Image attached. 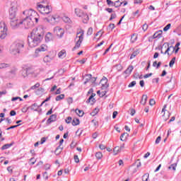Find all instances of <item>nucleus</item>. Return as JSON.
Returning a JSON list of instances; mask_svg holds the SVG:
<instances>
[{
	"mask_svg": "<svg viewBox=\"0 0 181 181\" xmlns=\"http://www.w3.org/2000/svg\"><path fill=\"white\" fill-rule=\"evenodd\" d=\"M44 36L45 29H43L42 26H39L38 28L33 29L28 38L29 47H36V46H39V45L42 43Z\"/></svg>",
	"mask_w": 181,
	"mask_h": 181,
	"instance_id": "f257e3e1",
	"label": "nucleus"
},
{
	"mask_svg": "<svg viewBox=\"0 0 181 181\" xmlns=\"http://www.w3.org/2000/svg\"><path fill=\"white\" fill-rule=\"evenodd\" d=\"M23 47H25V42L23 40L15 41L10 46V53L13 56H16V54H19L23 50Z\"/></svg>",
	"mask_w": 181,
	"mask_h": 181,
	"instance_id": "f03ea898",
	"label": "nucleus"
},
{
	"mask_svg": "<svg viewBox=\"0 0 181 181\" xmlns=\"http://www.w3.org/2000/svg\"><path fill=\"white\" fill-rule=\"evenodd\" d=\"M23 15H25L27 18H29L34 23H37L39 21V14L37 12L33 11V9L25 10L23 12Z\"/></svg>",
	"mask_w": 181,
	"mask_h": 181,
	"instance_id": "7ed1b4c3",
	"label": "nucleus"
},
{
	"mask_svg": "<svg viewBox=\"0 0 181 181\" xmlns=\"http://www.w3.org/2000/svg\"><path fill=\"white\" fill-rule=\"evenodd\" d=\"M37 9L42 15H49V13H51L52 11V8L50 6H43V4H41L40 3L37 4Z\"/></svg>",
	"mask_w": 181,
	"mask_h": 181,
	"instance_id": "20e7f679",
	"label": "nucleus"
},
{
	"mask_svg": "<svg viewBox=\"0 0 181 181\" xmlns=\"http://www.w3.org/2000/svg\"><path fill=\"white\" fill-rule=\"evenodd\" d=\"M75 14L78 18H81L83 23H88V21H90L88 14L84 13V11L80 8H75Z\"/></svg>",
	"mask_w": 181,
	"mask_h": 181,
	"instance_id": "39448f33",
	"label": "nucleus"
},
{
	"mask_svg": "<svg viewBox=\"0 0 181 181\" xmlns=\"http://www.w3.org/2000/svg\"><path fill=\"white\" fill-rule=\"evenodd\" d=\"M83 36H84V30H81L78 33H77L75 40H77V39L78 40L76 41V43L74 47V49H78L80 46H81V43L83 42V39H84Z\"/></svg>",
	"mask_w": 181,
	"mask_h": 181,
	"instance_id": "423d86ee",
	"label": "nucleus"
},
{
	"mask_svg": "<svg viewBox=\"0 0 181 181\" xmlns=\"http://www.w3.org/2000/svg\"><path fill=\"white\" fill-rule=\"evenodd\" d=\"M16 12H18V2L14 1L11 3V7L9 11V18L16 19Z\"/></svg>",
	"mask_w": 181,
	"mask_h": 181,
	"instance_id": "0eeeda50",
	"label": "nucleus"
},
{
	"mask_svg": "<svg viewBox=\"0 0 181 181\" xmlns=\"http://www.w3.org/2000/svg\"><path fill=\"white\" fill-rule=\"evenodd\" d=\"M8 35V27L5 22H0V39H5Z\"/></svg>",
	"mask_w": 181,
	"mask_h": 181,
	"instance_id": "6e6552de",
	"label": "nucleus"
},
{
	"mask_svg": "<svg viewBox=\"0 0 181 181\" xmlns=\"http://www.w3.org/2000/svg\"><path fill=\"white\" fill-rule=\"evenodd\" d=\"M20 23H21V25H23L25 29H30V28H32L33 25H35V23L30 20L29 18L27 16H25L23 20L20 21Z\"/></svg>",
	"mask_w": 181,
	"mask_h": 181,
	"instance_id": "1a4fd4ad",
	"label": "nucleus"
},
{
	"mask_svg": "<svg viewBox=\"0 0 181 181\" xmlns=\"http://www.w3.org/2000/svg\"><path fill=\"white\" fill-rule=\"evenodd\" d=\"M47 51V45H42L40 47L37 48L35 52L34 57H39L40 52H46Z\"/></svg>",
	"mask_w": 181,
	"mask_h": 181,
	"instance_id": "9d476101",
	"label": "nucleus"
},
{
	"mask_svg": "<svg viewBox=\"0 0 181 181\" xmlns=\"http://www.w3.org/2000/svg\"><path fill=\"white\" fill-rule=\"evenodd\" d=\"M10 25L12 28V29H17V28H19L22 23H21V20H18V18L11 19Z\"/></svg>",
	"mask_w": 181,
	"mask_h": 181,
	"instance_id": "9b49d317",
	"label": "nucleus"
},
{
	"mask_svg": "<svg viewBox=\"0 0 181 181\" xmlns=\"http://www.w3.org/2000/svg\"><path fill=\"white\" fill-rule=\"evenodd\" d=\"M100 84L101 86L102 90H105L106 88H108L109 84H108V79L106 77H103L100 82Z\"/></svg>",
	"mask_w": 181,
	"mask_h": 181,
	"instance_id": "f8f14e48",
	"label": "nucleus"
},
{
	"mask_svg": "<svg viewBox=\"0 0 181 181\" xmlns=\"http://www.w3.org/2000/svg\"><path fill=\"white\" fill-rule=\"evenodd\" d=\"M54 32L58 37H63V35H64V30L60 27H55L54 28Z\"/></svg>",
	"mask_w": 181,
	"mask_h": 181,
	"instance_id": "ddd939ff",
	"label": "nucleus"
},
{
	"mask_svg": "<svg viewBox=\"0 0 181 181\" xmlns=\"http://www.w3.org/2000/svg\"><path fill=\"white\" fill-rule=\"evenodd\" d=\"M163 47H165V49L167 48V49L164 52V54H169V52H170V49H172V53H173V52H175V50H176V48L174 47L173 46L169 47V43H168V42H165L163 45Z\"/></svg>",
	"mask_w": 181,
	"mask_h": 181,
	"instance_id": "4468645a",
	"label": "nucleus"
},
{
	"mask_svg": "<svg viewBox=\"0 0 181 181\" xmlns=\"http://www.w3.org/2000/svg\"><path fill=\"white\" fill-rule=\"evenodd\" d=\"M45 21H47L49 23H51V25H56L57 23V21H59L58 17L52 16L49 18H45Z\"/></svg>",
	"mask_w": 181,
	"mask_h": 181,
	"instance_id": "2eb2a0df",
	"label": "nucleus"
},
{
	"mask_svg": "<svg viewBox=\"0 0 181 181\" xmlns=\"http://www.w3.org/2000/svg\"><path fill=\"white\" fill-rule=\"evenodd\" d=\"M134 70V66L132 65H130L128 66V68L124 71V74H127V76H130L132 73V71Z\"/></svg>",
	"mask_w": 181,
	"mask_h": 181,
	"instance_id": "dca6fc26",
	"label": "nucleus"
},
{
	"mask_svg": "<svg viewBox=\"0 0 181 181\" xmlns=\"http://www.w3.org/2000/svg\"><path fill=\"white\" fill-rule=\"evenodd\" d=\"M52 40H53V35L50 33H47L45 35V42H52Z\"/></svg>",
	"mask_w": 181,
	"mask_h": 181,
	"instance_id": "f3484780",
	"label": "nucleus"
},
{
	"mask_svg": "<svg viewBox=\"0 0 181 181\" xmlns=\"http://www.w3.org/2000/svg\"><path fill=\"white\" fill-rule=\"evenodd\" d=\"M53 59H54V57L47 55L44 57L43 61L45 62V63H50V62H52Z\"/></svg>",
	"mask_w": 181,
	"mask_h": 181,
	"instance_id": "a211bd4d",
	"label": "nucleus"
},
{
	"mask_svg": "<svg viewBox=\"0 0 181 181\" xmlns=\"http://www.w3.org/2000/svg\"><path fill=\"white\" fill-rule=\"evenodd\" d=\"M56 118H57L56 115H51L47 121V124H52V122H54V121H56Z\"/></svg>",
	"mask_w": 181,
	"mask_h": 181,
	"instance_id": "6ab92c4d",
	"label": "nucleus"
},
{
	"mask_svg": "<svg viewBox=\"0 0 181 181\" xmlns=\"http://www.w3.org/2000/svg\"><path fill=\"white\" fill-rule=\"evenodd\" d=\"M66 54H67L66 53V50L65 49H62V51H60L58 53V57L59 59H64V57H66Z\"/></svg>",
	"mask_w": 181,
	"mask_h": 181,
	"instance_id": "aec40b11",
	"label": "nucleus"
},
{
	"mask_svg": "<svg viewBox=\"0 0 181 181\" xmlns=\"http://www.w3.org/2000/svg\"><path fill=\"white\" fill-rule=\"evenodd\" d=\"M162 33H163V32L162 30H158L153 35V39H156V37H158V39H160V37H162Z\"/></svg>",
	"mask_w": 181,
	"mask_h": 181,
	"instance_id": "412c9836",
	"label": "nucleus"
},
{
	"mask_svg": "<svg viewBox=\"0 0 181 181\" xmlns=\"http://www.w3.org/2000/svg\"><path fill=\"white\" fill-rule=\"evenodd\" d=\"M62 151H63V146H59L56 148V150H55V151H54V153H55V155H57V156H59V155H60V153H62Z\"/></svg>",
	"mask_w": 181,
	"mask_h": 181,
	"instance_id": "4be33fe9",
	"label": "nucleus"
},
{
	"mask_svg": "<svg viewBox=\"0 0 181 181\" xmlns=\"http://www.w3.org/2000/svg\"><path fill=\"white\" fill-rule=\"evenodd\" d=\"M146 101H148V95H143L141 100V104L142 105H145L146 104Z\"/></svg>",
	"mask_w": 181,
	"mask_h": 181,
	"instance_id": "5701e85b",
	"label": "nucleus"
},
{
	"mask_svg": "<svg viewBox=\"0 0 181 181\" xmlns=\"http://www.w3.org/2000/svg\"><path fill=\"white\" fill-rule=\"evenodd\" d=\"M128 133H123L120 136V141H122V142H125L127 141V138H128Z\"/></svg>",
	"mask_w": 181,
	"mask_h": 181,
	"instance_id": "b1692460",
	"label": "nucleus"
},
{
	"mask_svg": "<svg viewBox=\"0 0 181 181\" xmlns=\"http://www.w3.org/2000/svg\"><path fill=\"white\" fill-rule=\"evenodd\" d=\"M39 108V105H37V103H34L30 107V109L32 111H37V109Z\"/></svg>",
	"mask_w": 181,
	"mask_h": 181,
	"instance_id": "393cba45",
	"label": "nucleus"
},
{
	"mask_svg": "<svg viewBox=\"0 0 181 181\" xmlns=\"http://www.w3.org/2000/svg\"><path fill=\"white\" fill-rule=\"evenodd\" d=\"M13 145V143L4 144V145L1 147V150H2V151H5V149H9V148H11V146H12Z\"/></svg>",
	"mask_w": 181,
	"mask_h": 181,
	"instance_id": "a878e982",
	"label": "nucleus"
},
{
	"mask_svg": "<svg viewBox=\"0 0 181 181\" xmlns=\"http://www.w3.org/2000/svg\"><path fill=\"white\" fill-rule=\"evenodd\" d=\"M87 77H88L87 80H90L91 83H95V81H97V78L95 77L91 78V74H88Z\"/></svg>",
	"mask_w": 181,
	"mask_h": 181,
	"instance_id": "bb28decb",
	"label": "nucleus"
},
{
	"mask_svg": "<svg viewBox=\"0 0 181 181\" xmlns=\"http://www.w3.org/2000/svg\"><path fill=\"white\" fill-rule=\"evenodd\" d=\"M138 39V35L136 34H133L131 37V42L132 43H135Z\"/></svg>",
	"mask_w": 181,
	"mask_h": 181,
	"instance_id": "cd10ccee",
	"label": "nucleus"
},
{
	"mask_svg": "<svg viewBox=\"0 0 181 181\" xmlns=\"http://www.w3.org/2000/svg\"><path fill=\"white\" fill-rule=\"evenodd\" d=\"M76 114H77V115H78V117H83V115H84V112L83 110H80L78 109H76L75 110Z\"/></svg>",
	"mask_w": 181,
	"mask_h": 181,
	"instance_id": "c85d7f7f",
	"label": "nucleus"
},
{
	"mask_svg": "<svg viewBox=\"0 0 181 181\" xmlns=\"http://www.w3.org/2000/svg\"><path fill=\"white\" fill-rule=\"evenodd\" d=\"M80 124V119H74L72 121V125L74 127H76V125H79Z\"/></svg>",
	"mask_w": 181,
	"mask_h": 181,
	"instance_id": "c756f323",
	"label": "nucleus"
},
{
	"mask_svg": "<svg viewBox=\"0 0 181 181\" xmlns=\"http://www.w3.org/2000/svg\"><path fill=\"white\" fill-rule=\"evenodd\" d=\"M42 93H45V89L43 88H40L35 91V94H37V95H40Z\"/></svg>",
	"mask_w": 181,
	"mask_h": 181,
	"instance_id": "7c9ffc66",
	"label": "nucleus"
},
{
	"mask_svg": "<svg viewBox=\"0 0 181 181\" xmlns=\"http://www.w3.org/2000/svg\"><path fill=\"white\" fill-rule=\"evenodd\" d=\"M121 151L119 150V146H115L113 149L114 155H118Z\"/></svg>",
	"mask_w": 181,
	"mask_h": 181,
	"instance_id": "2f4dec72",
	"label": "nucleus"
},
{
	"mask_svg": "<svg viewBox=\"0 0 181 181\" xmlns=\"http://www.w3.org/2000/svg\"><path fill=\"white\" fill-rule=\"evenodd\" d=\"M99 111H100V109L95 108L93 111L90 113V115H92V117H95V115H97L98 114Z\"/></svg>",
	"mask_w": 181,
	"mask_h": 181,
	"instance_id": "473e14b6",
	"label": "nucleus"
},
{
	"mask_svg": "<svg viewBox=\"0 0 181 181\" xmlns=\"http://www.w3.org/2000/svg\"><path fill=\"white\" fill-rule=\"evenodd\" d=\"M122 2H121L119 0L116 1L114 3V6H115V8H119V6H121V5H122Z\"/></svg>",
	"mask_w": 181,
	"mask_h": 181,
	"instance_id": "72a5a7b5",
	"label": "nucleus"
},
{
	"mask_svg": "<svg viewBox=\"0 0 181 181\" xmlns=\"http://www.w3.org/2000/svg\"><path fill=\"white\" fill-rule=\"evenodd\" d=\"M64 98V94L59 95L56 97V101H60V100H63Z\"/></svg>",
	"mask_w": 181,
	"mask_h": 181,
	"instance_id": "f704fd0d",
	"label": "nucleus"
},
{
	"mask_svg": "<svg viewBox=\"0 0 181 181\" xmlns=\"http://www.w3.org/2000/svg\"><path fill=\"white\" fill-rule=\"evenodd\" d=\"M95 158H97V159H102L103 158V153H101V152H97L96 153H95Z\"/></svg>",
	"mask_w": 181,
	"mask_h": 181,
	"instance_id": "c9c22d12",
	"label": "nucleus"
},
{
	"mask_svg": "<svg viewBox=\"0 0 181 181\" xmlns=\"http://www.w3.org/2000/svg\"><path fill=\"white\" fill-rule=\"evenodd\" d=\"M148 179H149V174L146 173L142 176V180L143 181H148Z\"/></svg>",
	"mask_w": 181,
	"mask_h": 181,
	"instance_id": "e433bc0d",
	"label": "nucleus"
},
{
	"mask_svg": "<svg viewBox=\"0 0 181 181\" xmlns=\"http://www.w3.org/2000/svg\"><path fill=\"white\" fill-rule=\"evenodd\" d=\"M7 67H9V64H6V63L0 64V69H6Z\"/></svg>",
	"mask_w": 181,
	"mask_h": 181,
	"instance_id": "4c0bfd02",
	"label": "nucleus"
},
{
	"mask_svg": "<svg viewBox=\"0 0 181 181\" xmlns=\"http://www.w3.org/2000/svg\"><path fill=\"white\" fill-rule=\"evenodd\" d=\"M175 62H176V57H173L170 62V64H169L170 67H173V64H175Z\"/></svg>",
	"mask_w": 181,
	"mask_h": 181,
	"instance_id": "58836bf2",
	"label": "nucleus"
},
{
	"mask_svg": "<svg viewBox=\"0 0 181 181\" xmlns=\"http://www.w3.org/2000/svg\"><path fill=\"white\" fill-rule=\"evenodd\" d=\"M40 87V83H37L34 86H31L30 90H35V88H39Z\"/></svg>",
	"mask_w": 181,
	"mask_h": 181,
	"instance_id": "ea45409f",
	"label": "nucleus"
},
{
	"mask_svg": "<svg viewBox=\"0 0 181 181\" xmlns=\"http://www.w3.org/2000/svg\"><path fill=\"white\" fill-rule=\"evenodd\" d=\"M136 85V81H132V82L128 85V87H129V88H132V87H135Z\"/></svg>",
	"mask_w": 181,
	"mask_h": 181,
	"instance_id": "a19ab883",
	"label": "nucleus"
},
{
	"mask_svg": "<svg viewBox=\"0 0 181 181\" xmlns=\"http://www.w3.org/2000/svg\"><path fill=\"white\" fill-rule=\"evenodd\" d=\"M176 166H177V165L176 163L172 164L168 167V169H173V170H176Z\"/></svg>",
	"mask_w": 181,
	"mask_h": 181,
	"instance_id": "79ce46f5",
	"label": "nucleus"
},
{
	"mask_svg": "<svg viewBox=\"0 0 181 181\" xmlns=\"http://www.w3.org/2000/svg\"><path fill=\"white\" fill-rule=\"evenodd\" d=\"M122 69H123L122 65L119 64L116 65V70H117V71H122Z\"/></svg>",
	"mask_w": 181,
	"mask_h": 181,
	"instance_id": "37998d69",
	"label": "nucleus"
},
{
	"mask_svg": "<svg viewBox=\"0 0 181 181\" xmlns=\"http://www.w3.org/2000/svg\"><path fill=\"white\" fill-rule=\"evenodd\" d=\"M134 77V78H139V80L144 78L142 75H139V74H138V73L135 74Z\"/></svg>",
	"mask_w": 181,
	"mask_h": 181,
	"instance_id": "c03bdc74",
	"label": "nucleus"
},
{
	"mask_svg": "<svg viewBox=\"0 0 181 181\" xmlns=\"http://www.w3.org/2000/svg\"><path fill=\"white\" fill-rule=\"evenodd\" d=\"M93 35V28H89L87 31V36H91Z\"/></svg>",
	"mask_w": 181,
	"mask_h": 181,
	"instance_id": "a18cd8bd",
	"label": "nucleus"
},
{
	"mask_svg": "<svg viewBox=\"0 0 181 181\" xmlns=\"http://www.w3.org/2000/svg\"><path fill=\"white\" fill-rule=\"evenodd\" d=\"M136 56H138V52H134L131 57H130V59H134V57H136Z\"/></svg>",
	"mask_w": 181,
	"mask_h": 181,
	"instance_id": "49530a36",
	"label": "nucleus"
},
{
	"mask_svg": "<svg viewBox=\"0 0 181 181\" xmlns=\"http://www.w3.org/2000/svg\"><path fill=\"white\" fill-rule=\"evenodd\" d=\"M170 23L168 24L164 28L163 30L164 32H168V30H169V29H170Z\"/></svg>",
	"mask_w": 181,
	"mask_h": 181,
	"instance_id": "de8ad7c7",
	"label": "nucleus"
},
{
	"mask_svg": "<svg viewBox=\"0 0 181 181\" xmlns=\"http://www.w3.org/2000/svg\"><path fill=\"white\" fill-rule=\"evenodd\" d=\"M107 5L110 6H114V1H111V0H107L106 1Z\"/></svg>",
	"mask_w": 181,
	"mask_h": 181,
	"instance_id": "09e8293b",
	"label": "nucleus"
},
{
	"mask_svg": "<svg viewBox=\"0 0 181 181\" xmlns=\"http://www.w3.org/2000/svg\"><path fill=\"white\" fill-rule=\"evenodd\" d=\"M162 139V137L160 136H158L157 139H156L155 144L158 145L160 142V140Z\"/></svg>",
	"mask_w": 181,
	"mask_h": 181,
	"instance_id": "8fccbe9b",
	"label": "nucleus"
},
{
	"mask_svg": "<svg viewBox=\"0 0 181 181\" xmlns=\"http://www.w3.org/2000/svg\"><path fill=\"white\" fill-rule=\"evenodd\" d=\"M115 18H117V14L115 13H112L109 21H112V19H115Z\"/></svg>",
	"mask_w": 181,
	"mask_h": 181,
	"instance_id": "3c124183",
	"label": "nucleus"
},
{
	"mask_svg": "<svg viewBox=\"0 0 181 181\" xmlns=\"http://www.w3.org/2000/svg\"><path fill=\"white\" fill-rule=\"evenodd\" d=\"M74 159L76 163H78V162H80V159L78 158V156H77V155H75L74 156Z\"/></svg>",
	"mask_w": 181,
	"mask_h": 181,
	"instance_id": "603ef678",
	"label": "nucleus"
},
{
	"mask_svg": "<svg viewBox=\"0 0 181 181\" xmlns=\"http://www.w3.org/2000/svg\"><path fill=\"white\" fill-rule=\"evenodd\" d=\"M94 103V101H95V99L94 98H93L92 96H90L89 98L87 100V103Z\"/></svg>",
	"mask_w": 181,
	"mask_h": 181,
	"instance_id": "864d4df0",
	"label": "nucleus"
},
{
	"mask_svg": "<svg viewBox=\"0 0 181 181\" xmlns=\"http://www.w3.org/2000/svg\"><path fill=\"white\" fill-rule=\"evenodd\" d=\"M21 124H17V125H14V126H11L8 128L6 129L7 131H9V129H13V128H18V127H19Z\"/></svg>",
	"mask_w": 181,
	"mask_h": 181,
	"instance_id": "5fc2aeb1",
	"label": "nucleus"
},
{
	"mask_svg": "<svg viewBox=\"0 0 181 181\" xmlns=\"http://www.w3.org/2000/svg\"><path fill=\"white\" fill-rule=\"evenodd\" d=\"M51 166H52V165H51L50 164H49V163L45 164V170H49V169H50Z\"/></svg>",
	"mask_w": 181,
	"mask_h": 181,
	"instance_id": "6e6d98bb",
	"label": "nucleus"
},
{
	"mask_svg": "<svg viewBox=\"0 0 181 181\" xmlns=\"http://www.w3.org/2000/svg\"><path fill=\"white\" fill-rule=\"evenodd\" d=\"M103 34H104V31L100 30V31H98V32L95 34V36H98V35H100V37H101V36H103Z\"/></svg>",
	"mask_w": 181,
	"mask_h": 181,
	"instance_id": "4d7b16f0",
	"label": "nucleus"
},
{
	"mask_svg": "<svg viewBox=\"0 0 181 181\" xmlns=\"http://www.w3.org/2000/svg\"><path fill=\"white\" fill-rule=\"evenodd\" d=\"M43 177H44L45 180H47L49 179V176L47 175V172L44 173Z\"/></svg>",
	"mask_w": 181,
	"mask_h": 181,
	"instance_id": "13d9d810",
	"label": "nucleus"
},
{
	"mask_svg": "<svg viewBox=\"0 0 181 181\" xmlns=\"http://www.w3.org/2000/svg\"><path fill=\"white\" fill-rule=\"evenodd\" d=\"M92 123L93 124V126L98 127V122L97 120L93 119Z\"/></svg>",
	"mask_w": 181,
	"mask_h": 181,
	"instance_id": "bf43d9fd",
	"label": "nucleus"
},
{
	"mask_svg": "<svg viewBox=\"0 0 181 181\" xmlns=\"http://www.w3.org/2000/svg\"><path fill=\"white\" fill-rule=\"evenodd\" d=\"M143 30L145 32L146 30H148V24L145 23L143 25V28H142Z\"/></svg>",
	"mask_w": 181,
	"mask_h": 181,
	"instance_id": "052dcab7",
	"label": "nucleus"
},
{
	"mask_svg": "<svg viewBox=\"0 0 181 181\" xmlns=\"http://www.w3.org/2000/svg\"><path fill=\"white\" fill-rule=\"evenodd\" d=\"M65 122H66V124H70V122H71V117H68Z\"/></svg>",
	"mask_w": 181,
	"mask_h": 181,
	"instance_id": "680f3d73",
	"label": "nucleus"
},
{
	"mask_svg": "<svg viewBox=\"0 0 181 181\" xmlns=\"http://www.w3.org/2000/svg\"><path fill=\"white\" fill-rule=\"evenodd\" d=\"M17 100H20V101H22V99L21 98V97L12 98L11 101H16Z\"/></svg>",
	"mask_w": 181,
	"mask_h": 181,
	"instance_id": "e2e57ef3",
	"label": "nucleus"
},
{
	"mask_svg": "<svg viewBox=\"0 0 181 181\" xmlns=\"http://www.w3.org/2000/svg\"><path fill=\"white\" fill-rule=\"evenodd\" d=\"M99 148L101 149V151H104V149H105L107 147L104 144H100Z\"/></svg>",
	"mask_w": 181,
	"mask_h": 181,
	"instance_id": "0e129e2a",
	"label": "nucleus"
},
{
	"mask_svg": "<svg viewBox=\"0 0 181 181\" xmlns=\"http://www.w3.org/2000/svg\"><path fill=\"white\" fill-rule=\"evenodd\" d=\"M63 21L64 22L69 23L70 22V18L69 17H64Z\"/></svg>",
	"mask_w": 181,
	"mask_h": 181,
	"instance_id": "69168bd1",
	"label": "nucleus"
},
{
	"mask_svg": "<svg viewBox=\"0 0 181 181\" xmlns=\"http://www.w3.org/2000/svg\"><path fill=\"white\" fill-rule=\"evenodd\" d=\"M155 103H156L155 100H153V99L150 100V101H149L150 105H155Z\"/></svg>",
	"mask_w": 181,
	"mask_h": 181,
	"instance_id": "338daca9",
	"label": "nucleus"
},
{
	"mask_svg": "<svg viewBox=\"0 0 181 181\" xmlns=\"http://www.w3.org/2000/svg\"><path fill=\"white\" fill-rule=\"evenodd\" d=\"M152 76V73L150 74H146V75L144 76V78H148Z\"/></svg>",
	"mask_w": 181,
	"mask_h": 181,
	"instance_id": "774afa93",
	"label": "nucleus"
}]
</instances>
